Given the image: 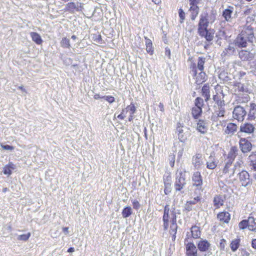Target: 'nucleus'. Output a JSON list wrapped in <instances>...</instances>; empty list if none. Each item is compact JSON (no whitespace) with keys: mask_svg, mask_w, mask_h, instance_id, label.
<instances>
[{"mask_svg":"<svg viewBox=\"0 0 256 256\" xmlns=\"http://www.w3.org/2000/svg\"><path fill=\"white\" fill-rule=\"evenodd\" d=\"M216 12L211 10L210 13L203 12L200 15L198 28H208L209 24L214 23L216 19Z\"/></svg>","mask_w":256,"mask_h":256,"instance_id":"nucleus-1","label":"nucleus"},{"mask_svg":"<svg viewBox=\"0 0 256 256\" xmlns=\"http://www.w3.org/2000/svg\"><path fill=\"white\" fill-rule=\"evenodd\" d=\"M239 140V147L243 154L250 152L252 150V144L248 138H242L240 134H238Z\"/></svg>","mask_w":256,"mask_h":256,"instance_id":"nucleus-2","label":"nucleus"},{"mask_svg":"<svg viewBox=\"0 0 256 256\" xmlns=\"http://www.w3.org/2000/svg\"><path fill=\"white\" fill-rule=\"evenodd\" d=\"M255 126V124H252L250 122L242 123L240 126L238 134H240V133H244L248 135L253 134L256 130Z\"/></svg>","mask_w":256,"mask_h":256,"instance_id":"nucleus-3","label":"nucleus"},{"mask_svg":"<svg viewBox=\"0 0 256 256\" xmlns=\"http://www.w3.org/2000/svg\"><path fill=\"white\" fill-rule=\"evenodd\" d=\"M198 32L200 36L204 37L208 42L212 40L214 38V30H208V28H198Z\"/></svg>","mask_w":256,"mask_h":256,"instance_id":"nucleus-4","label":"nucleus"},{"mask_svg":"<svg viewBox=\"0 0 256 256\" xmlns=\"http://www.w3.org/2000/svg\"><path fill=\"white\" fill-rule=\"evenodd\" d=\"M246 114V111L244 108L241 106L235 107L232 112L233 118L239 122L243 121Z\"/></svg>","mask_w":256,"mask_h":256,"instance_id":"nucleus-5","label":"nucleus"},{"mask_svg":"<svg viewBox=\"0 0 256 256\" xmlns=\"http://www.w3.org/2000/svg\"><path fill=\"white\" fill-rule=\"evenodd\" d=\"M239 182L243 186H246L250 183V180L248 172L246 170H242L238 174Z\"/></svg>","mask_w":256,"mask_h":256,"instance_id":"nucleus-6","label":"nucleus"},{"mask_svg":"<svg viewBox=\"0 0 256 256\" xmlns=\"http://www.w3.org/2000/svg\"><path fill=\"white\" fill-rule=\"evenodd\" d=\"M186 184L184 174L180 172L176 176L174 182V188L176 190H180Z\"/></svg>","mask_w":256,"mask_h":256,"instance_id":"nucleus-7","label":"nucleus"},{"mask_svg":"<svg viewBox=\"0 0 256 256\" xmlns=\"http://www.w3.org/2000/svg\"><path fill=\"white\" fill-rule=\"evenodd\" d=\"M242 36L246 37L249 42H252L254 38L253 28L250 26H244L241 33Z\"/></svg>","mask_w":256,"mask_h":256,"instance_id":"nucleus-8","label":"nucleus"},{"mask_svg":"<svg viewBox=\"0 0 256 256\" xmlns=\"http://www.w3.org/2000/svg\"><path fill=\"white\" fill-rule=\"evenodd\" d=\"M236 168V165L230 166L228 165H225L222 170L223 174L220 176L222 177L224 176L226 178L232 177L234 174Z\"/></svg>","mask_w":256,"mask_h":256,"instance_id":"nucleus-9","label":"nucleus"},{"mask_svg":"<svg viewBox=\"0 0 256 256\" xmlns=\"http://www.w3.org/2000/svg\"><path fill=\"white\" fill-rule=\"evenodd\" d=\"M192 164L196 170L200 169L204 164L202 154H196L192 158Z\"/></svg>","mask_w":256,"mask_h":256,"instance_id":"nucleus-10","label":"nucleus"},{"mask_svg":"<svg viewBox=\"0 0 256 256\" xmlns=\"http://www.w3.org/2000/svg\"><path fill=\"white\" fill-rule=\"evenodd\" d=\"M206 62V58L203 57H199L198 60L197 66L196 67L194 64L193 65L192 72V74L196 76L197 74V70L200 71H203L204 67V65Z\"/></svg>","mask_w":256,"mask_h":256,"instance_id":"nucleus-11","label":"nucleus"},{"mask_svg":"<svg viewBox=\"0 0 256 256\" xmlns=\"http://www.w3.org/2000/svg\"><path fill=\"white\" fill-rule=\"evenodd\" d=\"M248 38L240 34L235 40V44L238 48H246L247 46Z\"/></svg>","mask_w":256,"mask_h":256,"instance_id":"nucleus-12","label":"nucleus"},{"mask_svg":"<svg viewBox=\"0 0 256 256\" xmlns=\"http://www.w3.org/2000/svg\"><path fill=\"white\" fill-rule=\"evenodd\" d=\"M186 250L188 256H197V249L193 243L188 242Z\"/></svg>","mask_w":256,"mask_h":256,"instance_id":"nucleus-13","label":"nucleus"},{"mask_svg":"<svg viewBox=\"0 0 256 256\" xmlns=\"http://www.w3.org/2000/svg\"><path fill=\"white\" fill-rule=\"evenodd\" d=\"M218 161L214 158L212 154H211L206 162V167L210 170L214 169L218 165Z\"/></svg>","mask_w":256,"mask_h":256,"instance_id":"nucleus-14","label":"nucleus"},{"mask_svg":"<svg viewBox=\"0 0 256 256\" xmlns=\"http://www.w3.org/2000/svg\"><path fill=\"white\" fill-rule=\"evenodd\" d=\"M176 214H172V224L170 226V234L172 235V239L173 240L176 238V234L177 230V224L176 223Z\"/></svg>","mask_w":256,"mask_h":256,"instance_id":"nucleus-15","label":"nucleus"},{"mask_svg":"<svg viewBox=\"0 0 256 256\" xmlns=\"http://www.w3.org/2000/svg\"><path fill=\"white\" fill-rule=\"evenodd\" d=\"M238 130V126L234 123H228L224 130V134L229 136H232Z\"/></svg>","mask_w":256,"mask_h":256,"instance_id":"nucleus-16","label":"nucleus"},{"mask_svg":"<svg viewBox=\"0 0 256 256\" xmlns=\"http://www.w3.org/2000/svg\"><path fill=\"white\" fill-rule=\"evenodd\" d=\"M196 130L201 134H204L207 132L208 126L206 122L203 120H200L197 122Z\"/></svg>","mask_w":256,"mask_h":256,"instance_id":"nucleus-17","label":"nucleus"},{"mask_svg":"<svg viewBox=\"0 0 256 256\" xmlns=\"http://www.w3.org/2000/svg\"><path fill=\"white\" fill-rule=\"evenodd\" d=\"M192 180L194 186H202V180L200 173L199 172H196L194 173Z\"/></svg>","mask_w":256,"mask_h":256,"instance_id":"nucleus-18","label":"nucleus"},{"mask_svg":"<svg viewBox=\"0 0 256 256\" xmlns=\"http://www.w3.org/2000/svg\"><path fill=\"white\" fill-rule=\"evenodd\" d=\"M210 246V243L206 240H201L198 244V248L202 252H206L208 250Z\"/></svg>","mask_w":256,"mask_h":256,"instance_id":"nucleus-19","label":"nucleus"},{"mask_svg":"<svg viewBox=\"0 0 256 256\" xmlns=\"http://www.w3.org/2000/svg\"><path fill=\"white\" fill-rule=\"evenodd\" d=\"M233 10L234 8L230 6L228 8L225 9L223 11L222 16L226 21H230L232 15L233 13Z\"/></svg>","mask_w":256,"mask_h":256,"instance_id":"nucleus-20","label":"nucleus"},{"mask_svg":"<svg viewBox=\"0 0 256 256\" xmlns=\"http://www.w3.org/2000/svg\"><path fill=\"white\" fill-rule=\"evenodd\" d=\"M218 218L222 222L228 223L230 220V214L226 212H220L218 214Z\"/></svg>","mask_w":256,"mask_h":256,"instance_id":"nucleus-21","label":"nucleus"},{"mask_svg":"<svg viewBox=\"0 0 256 256\" xmlns=\"http://www.w3.org/2000/svg\"><path fill=\"white\" fill-rule=\"evenodd\" d=\"M189 12L190 13V18L192 20H195L199 13V8L198 6H190Z\"/></svg>","mask_w":256,"mask_h":256,"instance_id":"nucleus-22","label":"nucleus"},{"mask_svg":"<svg viewBox=\"0 0 256 256\" xmlns=\"http://www.w3.org/2000/svg\"><path fill=\"white\" fill-rule=\"evenodd\" d=\"M15 168V166L12 162H10L6 165L3 168V173L4 174L10 176L12 173V170Z\"/></svg>","mask_w":256,"mask_h":256,"instance_id":"nucleus-23","label":"nucleus"},{"mask_svg":"<svg viewBox=\"0 0 256 256\" xmlns=\"http://www.w3.org/2000/svg\"><path fill=\"white\" fill-rule=\"evenodd\" d=\"M30 36L32 38V41H34L37 44H42V40L40 36L36 32H31Z\"/></svg>","mask_w":256,"mask_h":256,"instance_id":"nucleus-24","label":"nucleus"},{"mask_svg":"<svg viewBox=\"0 0 256 256\" xmlns=\"http://www.w3.org/2000/svg\"><path fill=\"white\" fill-rule=\"evenodd\" d=\"M202 96L205 98V100L207 102L210 98V86L208 84H205L202 89Z\"/></svg>","mask_w":256,"mask_h":256,"instance_id":"nucleus-25","label":"nucleus"},{"mask_svg":"<svg viewBox=\"0 0 256 256\" xmlns=\"http://www.w3.org/2000/svg\"><path fill=\"white\" fill-rule=\"evenodd\" d=\"M190 233L192 236L194 238H197L200 236V231L199 227L197 226H193L191 228Z\"/></svg>","mask_w":256,"mask_h":256,"instance_id":"nucleus-26","label":"nucleus"},{"mask_svg":"<svg viewBox=\"0 0 256 256\" xmlns=\"http://www.w3.org/2000/svg\"><path fill=\"white\" fill-rule=\"evenodd\" d=\"M164 193L166 194H168L171 191L170 188V184H171V180L170 178L169 177H167L166 178L164 179Z\"/></svg>","mask_w":256,"mask_h":256,"instance_id":"nucleus-27","label":"nucleus"},{"mask_svg":"<svg viewBox=\"0 0 256 256\" xmlns=\"http://www.w3.org/2000/svg\"><path fill=\"white\" fill-rule=\"evenodd\" d=\"M238 149L236 146H232L228 153L227 158L231 160H234L237 155Z\"/></svg>","mask_w":256,"mask_h":256,"instance_id":"nucleus-28","label":"nucleus"},{"mask_svg":"<svg viewBox=\"0 0 256 256\" xmlns=\"http://www.w3.org/2000/svg\"><path fill=\"white\" fill-rule=\"evenodd\" d=\"M248 228L249 230L256 232V222L252 217H249L248 220Z\"/></svg>","mask_w":256,"mask_h":256,"instance_id":"nucleus-29","label":"nucleus"},{"mask_svg":"<svg viewBox=\"0 0 256 256\" xmlns=\"http://www.w3.org/2000/svg\"><path fill=\"white\" fill-rule=\"evenodd\" d=\"M146 38V50L150 55L153 54L154 49L152 47V41Z\"/></svg>","mask_w":256,"mask_h":256,"instance_id":"nucleus-30","label":"nucleus"},{"mask_svg":"<svg viewBox=\"0 0 256 256\" xmlns=\"http://www.w3.org/2000/svg\"><path fill=\"white\" fill-rule=\"evenodd\" d=\"M202 112V108L199 107H194L192 108V114L194 118L197 119L201 114Z\"/></svg>","mask_w":256,"mask_h":256,"instance_id":"nucleus-31","label":"nucleus"},{"mask_svg":"<svg viewBox=\"0 0 256 256\" xmlns=\"http://www.w3.org/2000/svg\"><path fill=\"white\" fill-rule=\"evenodd\" d=\"M214 206L216 208H218L220 206L223 205L224 201L221 196H216L214 198Z\"/></svg>","mask_w":256,"mask_h":256,"instance_id":"nucleus-32","label":"nucleus"},{"mask_svg":"<svg viewBox=\"0 0 256 256\" xmlns=\"http://www.w3.org/2000/svg\"><path fill=\"white\" fill-rule=\"evenodd\" d=\"M240 240L239 239H234L230 243V246L232 252H236L240 246Z\"/></svg>","mask_w":256,"mask_h":256,"instance_id":"nucleus-33","label":"nucleus"},{"mask_svg":"<svg viewBox=\"0 0 256 256\" xmlns=\"http://www.w3.org/2000/svg\"><path fill=\"white\" fill-rule=\"evenodd\" d=\"M206 80V74L203 71H200L198 75L196 77V82L198 84H202Z\"/></svg>","mask_w":256,"mask_h":256,"instance_id":"nucleus-34","label":"nucleus"},{"mask_svg":"<svg viewBox=\"0 0 256 256\" xmlns=\"http://www.w3.org/2000/svg\"><path fill=\"white\" fill-rule=\"evenodd\" d=\"M132 214V208L130 206H126L124 208L122 212V216L124 218H126Z\"/></svg>","mask_w":256,"mask_h":256,"instance_id":"nucleus-35","label":"nucleus"},{"mask_svg":"<svg viewBox=\"0 0 256 256\" xmlns=\"http://www.w3.org/2000/svg\"><path fill=\"white\" fill-rule=\"evenodd\" d=\"M222 98H222L220 96L218 95H214L213 96L214 101L217 104L218 106L225 105L224 102Z\"/></svg>","mask_w":256,"mask_h":256,"instance_id":"nucleus-36","label":"nucleus"},{"mask_svg":"<svg viewBox=\"0 0 256 256\" xmlns=\"http://www.w3.org/2000/svg\"><path fill=\"white\" fill-rule=\"evenodd\" d=\"M235 52V48L232 44H230L227 48L225 49V50L224 51V53L225 54H232Z\"/></svg>","mask_w":256,"mask_h":256,"instance_id":"nucleus-37","label":"nucleus"},{"mask_svg":"<svg viewBox=\"0 0 256 256\" xmlns=\"http://www.w3.org/2000/svg\"><path fill=\"white\" fill-rule=\"evenodd\" d=\"M256 156V152H253L248 157L250 160V166H252V169L256 171V160H252V157Z\"/></svg>","mask_w":256,"mask_h":256,"instance_id":"nucleus-38","label":"nucleus"},{"mask_svg":"<svg viewBox=\"0 0 256 256\" xmlns=\"http://www.w3.org/2000/svg\"><path fill=\"white\" fill-rule=\"evenodd\" d=\"M249 55L250 53L247 51L242 50L239 52L240 58L244 60H248Z\"/></svg>","mask_w":256,"mask_h":256,"instance_id":"nucleus-39","label":"nucleus"},{"mask_svg":"<svg viewBox=\"0 0 256 256\" xmlns=\"http://www.w3.org/2000/svg\"><path fill=\"white\" fill-rule=\"evenodd\" d=\"M168 214L164 212L163 216V221H164V230H166L168 226Z\"/></svg>","mask_w":256,"mask_h":256,"instance_id":"nucleus-40","label":"nucleus"},{"mask_svg":"<svg viewBox=\"0 0 256 256\" xmlns=\"http://www.w3.org/2000/svg\"><path fill=\"white\" fill-rule=\"evenodd\" d=\"M60 45L62 48H69L70 47V40L66 38H62Z\"/></svg>","mask_w":256,"mask_h":256,"instance_id":"nucleus-41","label":"nucleus"},{"mask_svg":"<svg viewBox=\"0 0 256 256\" xmlns=\"http://www.w3.org/2000/svg\"><path fill=\"white\" fill-rule=\"evenodd\" d=\"M216 114L219 117H223L225 114L224 106H218V110L216 112Z\"/></svg>","mask_w":256,"mask_h":256,"instance_id":"nucleus-42","label":"nucleus"},{"mask_svg":"<svg viewBox=\"0 0 256 256\" xmlns=\"http://www.w3.org/2000/svg\"><path fill=\"white\" fill-rule=\"evenodd\" d=\"M30 233L28 232L26 234H22L18 236V239L20 240L26 241L30 236Z\"/></svg>","mask_w":256,"mask_h":256,"instance_id":"nucleus-43","label":"nucleus"},{"mask_svg":"<svg viewBox=\"0 0 256 256\" xmlns=\"http://www.w3.org/2000/svg\"><path fill=\"white\" fill-rule=\"evenodd\" d=\"M204 104V100L202 98H197L195 100V105L196 107H199V108H202V106Z\"/></svg>","mask_w":256,"mask_h":256,"instance_id":"nucleus-44","label":"nucleus"},{"mask_svg":"<svg viewBox=\"0 0 256 256\" xmlns=\"http://www.w3.org/2000/svg\"><path fill=\"white\" fill-rule=\"evenodd\" d=\"M102 98L106 100L110 104L114 102L115 101V98L114 96H102Z\"/></svg>","mask_w":256,"mask_h":256,"instance_id":"nucleus-45","label":"nucleus"},{"mask_svg":"<svg viewBox=\"0 0 256 256\" xmlns=\"http://www.w3.org/2000/svg\"><path fill=\"white\" fill-rule=\"evenodd\" d=\"M126 112H127L128 111H130L131 114H133L135 111H136V108L132 104H131L130 105L128 106L126 108Z\"/></svg>","mask_w":256,"mask_h":256,"instance_id":"nucleus-46","label":"nucleus"},{"mask_svg":"<svg viewBox=\"0 0 256 256\" xmlns=\"http://www.w3.org/2000/svg\"><path fill=\"white\" fill-rule=\"evenodd\" d=\"M248 220H243L239 223L238 226L240 229L243 230L248 228Z\"/></svg>","mask_w":256,"mask_h":256,"instance_id":"nucleus-47","label":"nucleus"},{"mask_svg":"<svg viewBox=\"0 0 256 256\" xmlns=\"http://www.w3.org/2000/svg\"><path fill=\"white\" fill-rule=\"evenodd\" d=\"M256 110H250L248 116L250 120H254L256 118Z\"/></svg>","mask_w":256,"mask_h":256,"instance_id":"nucleus-48","label":"nucleus"},{"mask_svg":"<svg viewBox=\"0 0 256 256\" xmlns=\"http://www.w3.org/2000/svg\"><path fill=\"white\" fill-rule=\"evenodd\" d=\"M178 15L180 18V22L182 23L185 18V13L182 8L179 10Z\"/></svg>","mask_w":256,"mask_h":256,"instance_id":"nucleus-49","label":"nucleus"},{"mask_svg":"<svg viewBox=\"0 0 256 256\" xmlns=\"http://www.w3.org/2000/svg\"><path fill=\"white\" fill-rule=\"evenodd\" d=\"M170 160V164L172 168L174 165L175 162V156L174 154H171L168 156Z\"/></svg>","mask_w":256,"mask_h":256,"instance_id":"nucleus-50","label":"nucleus"},{"mask_svg":"<svg viewBox=\"0 0 256 256\" xmlns=\"http://www.w3.org/2000/svg\"><path fill=\"white\" fill-rule=\"evenodd\" d=\"M126 110L123 109L121 114L118 116V118L120 120L124 119L126 116Z\"/></svg>","mask_w":256,"mask_h":256,"instance_id":"nucleus-51","label":"nucleus"},{"mask_svg":"<svg viewBox=\"0 0 256 256\" xmlns=\"http://www.w3.org/2000/svg\"><path fill=\"white\" fill-rule=\"evenodd\" d=\"M132 206L133 208L136 210H138L140 208V203L139 202L136 200H134L132 202Z\"/></svg>","mask_w":256,"mask_h":256,"instance_id":"nucleus-52","label":"nucleus"},{"mask_svg":"<svg viewBox=\"0 0 256 256\" xmlns=\"http://www.w3.org/2000/svg\"><path fill=\"white\" fill-rule=\"evenodd\" d=\"M75 8V4L73 2H69L66 5V9L68 10H71Z\"/></svg>","mask_w":256,"mask_h":256,"instance_id":"nucleus-53","label":"nucleus"},{"mask_svg":"<svg viewBox=\"0 0 256 256\" xmlns=\"http://www.w3.org/2000/svg\"><path fill=\"white\" fill-rule=\"evenodd\" d=\"M2 148L4 150H12L14 149V147L10 145L1 144Z\"/></svg>","mask_w":256,"mask_h":256,"instance_id":"nucleus-54","label":"nucleus"},{"mask_svg":"<svg viewBox=\"0 0 256 256\" xmlns=\"http://www.w3.org/2000/svg\"><path fill=\"white\" fill-rule=\"evenodd\" d=\"M190 6H198L200 0H189Z\"/></svg>","mask_w":256,"mask_h":256,"instance_id":"nucleus-55","label":"nucleus"},{"mask_svg":"<svg viewBox=\"0 0 256 256\" xmlns=\"http://www.w3.org/2000/svg\"><path fill=\"white\" fill-rule=\"evenodd\" d=\"M200 200L198 196L196 198H194L193 200H189L187 202V203L189 204H195L197 202Z\"/></svg>","mask_w":256,"mask_h":256,"instance_id":"nucleus-56","label":"nucleus"},{"mask_svg":"<svg viewBox=\"0 0 256 256\" xmlns=\"http://www.w3.org/2000/svg\"><path fill=\"white\" fill-rule=\"evenodd\" d=\"M178 138L181 142H184L186 138L182 134H178Z\"/></svg>","mask_w":256,"mask_h":256,"instance_id":"nucleus-57","label":"nucleus"},{"mask_svg":"<svg viewBox=\"0 0 256 256\" xmlns=\"http://www.w3.org/2000/svg\"><path fill=\"white\" fill-rule=\"evenodd\" d=\"M226 162L225 165H228V166H233L234 165L232 164L233 161L234 160H231L230 158H226Z\"/></svg>","mask_w":256,"mask_h":256,"instance_id":"nucleus-58","label":"nucleus"},{"mask_svg":"<svg viewBox=\"0 0 256 256\" xmlns=\"http://www.w3.org/2000/svg\"><path fill=\"white\" fill-rule=\"evenodd\" d=\"M236 86H238V91L240 92H244V84H242L240 83H238L236 85Z\"/></svg>","mask_w":256,"mask_h":256,"instance_id":"nucleus-59","label":"nucleus"},{"mask_svg":"<svg viewBox=\"0 0 256 256\" xmlns=\"http://www.w3.org/2000/svg\"><path fill=\"white\" fill-rule=\"evenodd\" d=\"M165 54L169 58L170 57V50L169 48H166L165 49Z\"/></svg>","mask_w":256,"mask_h":256,"instance_id":"nucleus-60","label":"nucleus"},{"mask_svg":"<svg viewBox=\"0 0 256 256\" xmlns=\"http://www.w3.org/2000/svg\"><path fill=\"white\" fill-rule=\"evenodd\" d=\"M256 110V104L254 103L251 104L250 105V110Z\"/></svg>","mask_w":256,"mask_h":256,"instance_id":"nucleus-61","label":"nucleus"},{"mask_svg":"<svg viewBox=\"0 0 256 256\" xmlns=\"http://www.w3.org/2000/svg\"><path fill=\"white\" fill-rule=\"evenodd\" d=\"M252 247L256 250V239H254L252 242Z\"/></svg>","mask_w":256,"mask_h":256,"instance_id":"nucleus-62","label":"nucleus"},{"mask_svg":"<svg viewBox=\"0 0 256 256\" xmlns=\"http://www.w3.org/2000/svg\"><path fill=\"white\" fill-rule=\"evenodd\" d=\"M186 209L188 211H190L192 210V208L190 205L189 204H188L187 202L186 204Z\"/></svg>","mask_w":256,"mask_h":256,"instance_id":"nucleus-63","label":"nucleus"},{"mask_svg":"<svg viewBox=\"0 0 256 256\" xmlns=\"http://www.w3.org/2000/svg\"><path fill=\"white\" fill-rule=\"evenodd\" d=\"M158 107H159L160 111H162V112L164 111V105L160 103L158 104Z\"/></svg>","mask_w":256,"mask_h":256,"instance_id":"nucleus-64","label":"nucleus"}]
</instances>
